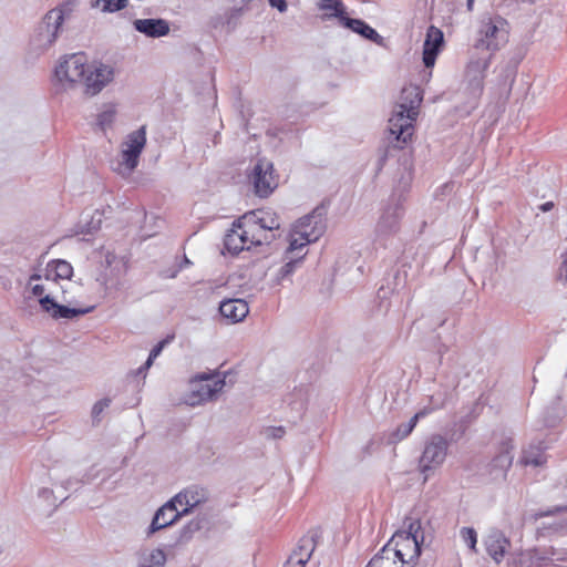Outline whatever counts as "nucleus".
<instances>
[{
	"label": "nucleus",
	"instance_id": "obj_37",
	"mask_svg": "<svg viewBox=\"0 0 567 567\" xmlns=\"http://www.w3.org/2000/svg\"><path fill=\"white\" fill-rule=\"evenodd\" d=\"M270 6L278 9L280 12H285L287 10L286 0H268Z\"/></svg>",
	"mask_w": 567,
	"mask_h": 567
},
{
	"label": "nucleus",
	"instance_id": "obj_34",
	"mask_svg": "<svg viewBox=\"0 0 567 567\" xmlns=\"http://www.w3.org/2000/svg\"><path fill=\"white\" fill-rule=\"evenodd\" d=\"M167 343V340H163L161 342H158L151 351L144 367L142 369H148L152 364H153V361L159 355V353L162 352L163 348L165 347V344Z\"/></svg>",
	"mask_w": 567,
	"mask_h": 567
},
{
	"label": "nucleus",
	"instance_id": "obj_5",
	"mask_svg": "<svg viewBox=\"0 0 567 567\" xmlns=\"http://www.w3.org/2000/svg\"><path fill=\"white\" fill-rule=\"evenodd\" d=\"M87 72V60L83 53L71 54L60 61L54 71V84L62 90L71 89L81 83Z\"/></svg>",
	"mask_w": 567,
	"mask_h": 567
},
{
	"label": "nucleus",
	"instance_id": "obj_20",
	"mask_svg": "<svg viewBox=\"0 0 567 567\" xmlns=\"http://www.w3.org/2000/svg\"><path fill=\"white\" fill-rule=\"evenodd\" d=\"M313 551V544L311 539H301L300 545L289 556L285 567H305Z\"/></svg>",
	"mask_w": 567,
	"mask_h": 567
},
{
	"label": "nucleus",
	"instance_id": "obj_28",
	"mask_svg": "<svg viewBox=\"0 0 567 567\" xmlns=\"http://www.w3.org/2000/svg\"><path fill=\"white\" fill-rule=\"evenodd\" d=\"M318 7L322 11L330 12L331 16L340 20L344 17L346 9L341 0H318Z\"/></svg>",
	"mask_w": 567,
	"mask_h": 567
},
{
	"label": "nucleus",
	"instance_id": "obj_40",
	"mask_svg": "<svg viewBox=\"0 0 567 567\" xmlns=\"http://www.w3.org/2000/svg\"><path fill=\"white\" fill-rule=\"evenodd\" d=\"M554 206H555V205H554V203H553V202H546V203H544V204H542V205L539 206V209H540L542 212L546 213V212L551 210V209L554 208Z\"/></svg>",
	"mask_w": 567,
	"mask_h": 567
},
{
	"label": "nucleus",
	"instance_id": "obj_8",
	"mask_svg": "<svg viewBox=\"0 0 567 567\" xmlns=\"http://www.w3.org/2000/svg\"><path fill=\"white\" fill-rule=\"evenodd\" d=\"M195 381L197 383L187 399V403L190 405L214 399L225 386V380L215 375L199 374L195 378Z\"/></svg>",
	"mask_w": 567,
	"mask_h": 567
},
{
	"label": "nucleus",
	"instance_id": "obj_38",
	"mask_svg": "<svg viewBox=\"0 0 567 567\" xmlns=\"http://www.w3.org/2000/svg\"><path fill=\"white\" fill-rule=\"evenodd\" d=\"M559 277H560V279L567 281V254L561 262L560 270H559Z\"/></svg>",
	"mask_w": 567,
	"mask_h": 567
},
{
	"label": "nucleus",
	"instance_id": "obj_7",
	"mask_svg": "<svg viewBox=\"0 0 567 567\" xmlns=\"http://www.w3.org/2000/svg\"><path fill=\"white\" fill-rule=\"evenodd\" d=\"M258 197L266 198L278 187L279 177L275 172L274 164L267 159H259L251 173L248 175Z\"/></svg>",
	"mask_w": 567,
	"mask_h": 567
},
{
	"label": "nucleus",
	"instance_id": "obj_11",
	"mask_svg": "<svg viewBox=\"0 0 567 567\" xmlns=\"http://www.w3.org/2000/svg\"><path fill=\"white\" fill-rule=\"evenodd\" d=\"M444 44V34L441 29L431 25L426 31L423 44V63L426 68H433L436 58Z\"/></svg>",
	"mask_w": 567,
	"mask_h": 567
},
{
	"label": "nucleus",
	"instance_id": "obj_17",
	"mask_svg": "<svg viewBox=\"0 0 567 567\" xmlns=\"http://www.w3.org/2000/svg\"><path fill=\"white\" fill-rule=\"evenodd\" d=\"M134 28L151 38H159L168 34L169 25L162 19H137Z\"/></svg>",
	"mask_w": 567,
	"mask_h": 567
},
{
	"label": "nucleus",
	"instance_id": "obj_15",
	"mask_svg": "<svg viewBox=\"0 0 567 567\" xmlns=\"http://www.w3.org/2000/svg\"><path fill=\"white\" fill-rule=\"evenodd\" d=\"M111 70L106 66L94 68V70L86 72L83 83L85 85V93L95 95L111 79Z\"/></svg>",
	"mask_w": 567,
	"mask_h": 567
},
{
	"label": "nucleus",
	"instance_id": "obj_36",
	"mask_svg": "<svg viewBox=\"0 0 567 567\" xmlns=\"http://www.w3.org/2000/svg\"><path fill=\"white\" fill-rule=\"evenodd\" d=\"M102 251L104 252V258H105L106 266H109V267L113 266L116 262V260H117V256L115 254V250L103 247Z\"/></svg>",
	"mask_w": 567,
	"mask_h": 567
},
{
	"label": "nucleus",
	"instance_id": "obj_32",
	"mask_svg": "<svg viewBox=\"0 0 567 567\" xmlns=\"http://www.w3.org/2000/svg\"><path fill=\"white\" fill-rule=\"evenodd\" d=\"M93 6L105 12H115L124 9L127 6V0H95Z\"/></svg>",
	"mask_w": 567,
	"mask_h": 567
},
{
	"label": "nucleus",
	"instance_id": "obj_44",
	"mask_svg": "<svg viewBox=\"0 0 567 567\" xmlns=\"http://www.w3.org/2000/svg\"><path fill=\"white\" fill-rule=\"evenodd\" d=\"M184 262L187 265L190 264V261L186 257L184 258Z\"/></svg>",
	"mask_w": 567,
	"mask_h": 567
},
{
	"label": "nucleus",
	"instance_id": "obj_26",
	"mask_svg": "<svg viewBox=\"0 0 567 567\" xmlns=\"http://www.w3.org/2000/svg\"><path fill=\"white\" fill-rule=\"evenodd\" d=\"M64 20L63 11L60 9H53L47 13L43 19V23L47 28V32L51 34L50 42L54 41L60 27Z\"/></svg>",
	"mask_w": 567,
	"mask_h": 567
},
{
	"label": "nucleus",
	"instance_id": "obj_12",
	"mask_svg": "<svg viewBox=\"0 0 567 567\" xmlns=\"http://www.w3.org/2000/svg\"><path fill=\"white\" fill-rule=\"evenodd\" d=\"M29 285L31 287L32 293L38 300H43L44 298L49 300H55L59 293H63L64 290L60 282L52 281L48 278H42L41 274H34L30 277Z\"/></svg>",
	"mask_w": 567,
	"mask_h": 567
},
{
	"label": "nucleus",
	"instance_id": "obj_41",
	"mask_svg": "<svg viewBox=\"0 0 567 567\" xmlns=\"http://www.w3.org/2000/svg\"><path fill=\"white\" fill-rule=\"evenodd\" d=\"M120 262H122L123 269L125 271L127 269V267H128V260L123 257V258L120 259Z\"/></svg>",
	"mask_w": 567,
	"mask_h": 567
},
{
	"label": "nucleus",
	"instance_id": "obj_6",
	"mask_svg": "<svg viewBox=\"0 0 567 567\" xmlns=\"http://www.w3.org/2000/svg\"><path fill=\"white\" fill-rule=\"evenodd\" d=\"M146 144L145 126L130 133L121 145V161L115 171L121 175H130L138 165V158Z\"/></svg>",
	"mask_w": 567,
	"mask_h": 567
},
{
	"label": "nucleus",
	"instance_id": "obj_3",
	"mask_svg": "<svg viewBox=\"0 0 567 567\" xmlns=\"http://www.w3.org/2000/svg\"><path fill=\"white\" fill-rule=\"evenodd\" d=\"M421 523L410 520L406 530H398L391 539L383 546L389 549V554L404 564L406 567H415L421 555L419 537L421 536Z\"/></svg>",
	"mask_w": 567,
	"mask_h": 567
},
{
	"label": "nucleus",
	"instance_id": "obj_22",
	"mask_svg": "<svg viewBox=\"0 0 567 567\" xmlns=\"http://www.w3.org/2000/svg\"><path fill=\"white\" fill-rule=\"evenodd\" d=\"M341 22L347 28L351 29L353 32L361 34L365 39H369L371 41H378L380 39L379 33L371 28L369 24H367L363 20L360 19H351L348 17H343L341 19Z\"/></svg>",
	"mask_w": 567,
	"mask_h": 567
},
{
	"label": "nucleus",
	"instance_id": "obj_18",
	"mask_svg": "<svg viewBox=\"0 0 567 567\" xmlns=\"http://www.w3.org/2000/svg\"><path fill=\"white\" fill-rule=\"evenodd\" d=\"M184 514H187L193 507L204 501V491L202 488H187L178 493L173 498Z\"/></svg>",
	"mask_w": 567,
	"mask_h": 567
},
{
	"label": "nucleus",
	"instance_id": "obj_42",
	"mask_svg": "<svg viewBox=\"0 0 567 567\" xmlns=\"http://www.w3.org/2000/svg\"><path fill=\"white\" fill-rule=\"evenodd\" d=\"M556 511H549V512H546V513H540L539 516L543 517V516H548V515H553Z\"/></svg>",
	"mask_w": 567,
	"mask_h": 567
},
{
	"label": "nucleus",
	"instance_id": "obj_2",
	"mask_svg": "<svg viewBox=\"0 0 567 567\" xmlns=\"http://www.w3.org/2000/svg\"><path fill=\"white\" fill-rule=\"evenodd\" d=\"M326 226L319 216L308 215L300 218L289 234V247L286 251L288 261L282 267L285 275L293 270V265L306 255L302 249L317 241L324 233Z\"/></svg>",
	"mask_w": 567,
	"mask_h": 567
},
{
	"label": "nucleus",
	"instance_id": "obj_13",
	"mask_svg": "<svg viewBox=\"0 0 567 567\" xmlns=\"http://www.w3.org/2000/svg\"><path fill=\"white\" fill-rule=\"evenodd\" d=\"M185 515L174 499L164 504L156 513L150 526L153 534L162 528L174 524L181 516Z\"/></svg>",
	"mask_w": 567,
	"mask_h": 567
},
{
	"label": "nucleus",
	"instance_id": "obj_33",
	"mask_svg": "<svg viewBox=\"0 0 567 567\" xmlns=\"http://www.w3.org/2000/svg\"><path fill=\"white\" fill-rule=\"evenodd\" d=\"M461 537L463 542L473 550L476 551L477 534L472 527H463L461 529Z\"/></svg>",
	"mask_w": 567,
	"mask_h": 567
},
{
	"label": "nucleus",
	"instance_id": "obj_39",
	"mask_svg": "<svg viewBox=\"0 0 567 567\" xmlns=\"http://www.w3.org/2000/svg\"><path fill=\"white\" fill-rule=\"evenodd\" d=\"M270 432H271V436L277 439V437H281L285 433V430L284 427H274V429H270Z\"/></svg>",
	"mask_w": 567,
	"mask_h": 567
},
{
	"label": "nucleus",
	"instance_id": "obj_23",
	"mask_svg": "<svg viewBox=\"0 0 567 567\" xmlns=\"http://www.w3.org/2000/svg\"><path fill=\"white\" fill-rule=\"evenodd\" d=\"M250 213L255 215L256 220L260 224V227L266 230L267 236H270L272 230L280 227L279 218L272 210L258 209Z\"/></svg>",
	"mask_w": 567,
	"mask_h": 567
},
{
	"label": "nucleus",
	"instance_id": "obj_29",
	"mask_svg": "<svg viewBox=\"0 0 567 567\" xmlns=\"http://www.w3.org/2000/svg\"><path fill=\"white\" fill-rule=\"evenodd\" d=\"M425 414H426L425 411H420L410 420V422L408 424L398 426L396 431L393 433L395 439L403 440V439L408 437L412 433L414 427L416 426L417 421L421 417L425 416Z\"/></svg>",
	"mask_w": 567,
	"mask_h": 567
},
{
	"label": "nucleus",
	"instance_id": "obj_43",
	"mask_svg": "<svg viewBox=\"0 0 567 567\" xmlns=\"http://www.w3.org/2000/svg\"><path fill=\"white\" fill-rule=\"evenodd\" d=\"M156 555H157L162 560H164V559H165L164 553H163L162 550H157V551H156Z\"/></svg>",
	"mask_w": 567,
	"mask_h": 567
},
{
	"label": "nucleus",
	"instance_id": "obj_16",
	"mask_svg": "<svg viewBox=\"0 0 567 567\" xmlns=\"http://www.w3.org/2000/svg\"><path fill=\"white\" fill-rule=\"evenodd\" d=\"M42 278L51 279L52 281L60 282L70 280L73 276V267L70 262L62 259H54L47 264Z\"/></svg>",
	"mask_w": 567,
	"mask_h": 567
},
{
	"label": "nucleus",
	"instance_id": "obj_27",
	"mask_svg": "<svg viewBox=\"0 0 567 567\" xmlns=\"http://www.w3.org/2000/svg\"><path fill=\"white\" fill-rule=\"evenodd\" d=\"M365 567H406L404 564H400L398 559H394L390 554L389 549L383 547L370 559Z\"/></svg>",
	"mask_w": 567,
	"mask_h": 567
},
{
	"label": "nucleus",
	"instance_id": "obj_4",
	"mask_svg": "<svg viewBox=\"0 0 567 567\" xmlns=\"http://www.w3.org/2000/svg\"><path fill=\"white\" fill-rule=\"evenodd\" d=\"M509 30L508 21L501 16L483 19L474 48L494 54L508 42Z\"/></svg>",
	"mask_w": 567,
	"mask_h": 567
},
{
	"label": "nucleus",
	"instance_id": "obj_35",
	"mask_svg": "<svg viewBox=\"0 0 567 567\" xmlns=\"http://www.w3.org/2000/svg\"><path fill=\"white\" fill-rule=\"evenodd\" d=\"M110 403H111V400H110V399H102V400L97 401V402L94 404L93 409H92V416H93L94 419L99 417V416H100V414H101V413H102L106 408H109Z\"/></svg>",
	"mask_w": 567,
	"mask_h": 567
},
{
	"label": "nucleus",
	"instance_id": "obj_25",
	"mask_svg": "<svg viewBox=\"0 0 567 567\" xmlns=\"http://www.w3.org/2000/svg\"><path fill=\"white\" fill-rule=\"evenodd\" d=\"M513 450L512 440H506L501 443L499 452L494 457L492 465L494 467H499L502 471L506 472L513 463V456L511 452Z\"/></svg>",
	"mask_w": 567,
	"mask_h": 567
},
{
	"label": "nucleus",
	"instance_id": "obj_19",
	"mask_svg": "<svg viewBox=\"0 0 567 567\" xmlns=\"http://www.w3.org/2000/svg\"><path fill=\"white\" fill-rule=\"evenodd\" d=\"M485 546L488 555L496 561L499 563L509 546L508 539L501 533H493L487 536Z\"/></svg>",
	"mask_w": 567,
	"mask_h": 567
},
{
	"label": "nucleus",
	"instance_id": "obj_9",
	"mask_svg": "<svg viewBox=\"0 0 567 567\" xmlns=\"http://www.w3.org/2000/svg\"><path fill=\"white\" fill-rule=\"evenodd\" d=\"M447 442L440 435H434L426 444L420 460V467L423 473L439 467L445 460Z\"/></svg>",
	"mask_w": 567,
	"mask_h": 567
},
{
	"label": "nucleus",
	"instance_id": "obj_1",
	"mask_svg": "<svg viewBox=\"0 0 567 567\" xmlns=\"http://www.w3.org/2000/svg\"><path fill=\"white\" fill-rule=\"evenodd\" d=\"M422 101L423 92L420 86L410 84L402 89L400 101L389 118V132L400 148L412 141Z\"/></svg>",
	"mask_w": 567,
	"mask_h": 567
},
{
	"label": "nucleus",
	"instance_id": "obj_14",
	"mask_svg": "<svg viewBox=\"0 0 567 567\" xmlns=\"http://www.w3.org/2000/svg\"><path fill=\"white\" fill-rule=\"evenodd\" d=\"M219 312L230 323H237L247 317L249 307L243 299H228L220 303Z\"/></svg>",
	"mask_w": 567,
	"mask_h": 567
},
{
	"label": "nucleus",
	"instance_id": "obj_30",
	"mask_svg": "<svg viewBox=\"0 0 567 567\" xmlns=\"http://www.w3.org/2000/svg\"><path fill=\"white\" fill-rule=\"evenodd\" d=\"M520 463L525 466L533 465V466H540L546 463V456L544 452L540 449H537L536 452H524L523 456L520 457Z\"/></svg>",
	"mask_w": 567,
	"mask_h": 567
},
{
	"label": "nucleus",
	"instance_id": "obj_10",
	"mask_svg": "<svg viewBox=\"0 0 567 567\" xmlns=\"http://www.w3.org/2000/svg\"><path fill=\"white\" fill-rule=\"evenodd\" d=\"M236 223L251 247L269 241L270 236L266 235V230L260 227L255 215L250 212L238 218Z\"/></svg>",
	"mask_w": 567,
	"mask_h": 567
},
{
	"label": "nucleus",
	"instance_id": "obj_24",
	"mask_svg": "<svg viewBox=\"0 0 567 567\" xmlns=\"http://www.w3.org/2000/svg\"><path fill=\"white\" fill-rule=\"evenodd\" d=\"M41 308L49 312L53 318H73L79 313L78 310L61 306L55 300H49L44 298L40 300Z\"/></svg>",
	"mask_w": 567,
	"mask_h": 567
},
{
	"label": "nucleus",
	"instance_id": "obj_21",
	"mask_svg": "<svg viewBox=\"0 0 567 567\" xmlns=\"http://www.w3.org/2000/svg\"><path fill=\"white\" fill-rule=\"evenodd\" d=\"M250 247L249 243L244 238L240 227H238L237 223H234L231 229L225 237V248L231 254H239Z\"/></svg>",
	"mask_w": 567,
	"mask_h": 567
},
{
	"label": "nucleus",
	"instance_id": "obj_31",
	"mask_svg": "<svg viewBox=\"0 0 567 567\" xmlns=\"http://www.w3.org/2000/svg\"><path fill=\"white\" fill-rule=\"evenodd\" d=\"M116 111L114 106H107L97 115V126L105 131L110 128L115 120Z\"/></svg>",
	"mask_w": 567,
	"mask_h": 567
}]
</instances>
